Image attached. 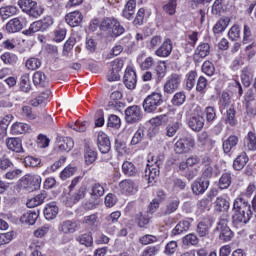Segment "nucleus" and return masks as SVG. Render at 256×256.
Masks as SVG:
<instances>
[{
  "instance_id": "obj_49",
  "label": "nucleus",
  "mask_w": 256,
  "mask_h": 256,
  "mask_svg": "<svg viewBox=\"0 0 256 256\" xmlns=\"http://www.w3.org/2000/svg\"><path fill=\"white\" fill-rule=\"evenodd\" d=\"M76 241L79 242L80 245H85V247H91L93 245V236L90 233H85L80 235Z\"/></svg>"
},
{
  "instance_id": "obj_27",
  "label": "nucleus",
  "mask_w": 256,
  "mask_h": 256,
  "mask_svg": "<svg viewBox=\"0 0 256 256\" xmlns=\"http://www.w3.org/2000/svg\"><path fill=\"white\" fill-rule=\"evenodd\" d=\"M229 207V201H227V199H225L223 196H219L216 198L214 202L215 211H217L218 213H223L225 211H229Z\"/></svg>"
},
{
  "instance_id": "obj_31",
  "label": "nucleus",
  "mask_w": 256,
  "mask_h": 256,
  "mask_svg": "<svg viewBox=\"0 0 256 256\" xmlns=\"http://www.w3.org/2000/svg\"><path fill=\"white\" fill-rule=\"evenodd\" d=\"M229 23H231V19L229 17H223L217 21V23L213 27V33L216 35L219 33H223L229 27Z\"/></svg>"
},
{
  "instance_id": "obj_6",
  "label": "nucleus",
  "mask_w": 256,
  "mask_h": 256,
  "mask_svg": "<svg viewBox=\"0 0 256 256\" xmlns=\"http://www.w3.org/2000/svg\"><path fill=\"white\" fill-rule=\"evenodd\" d=\"M41 181L42 179L39 175H25L21 179L20 187L31 193L41 187Z\"/></svg>"
},
{
  "instance_id": "obj_8",
  "label": "nucleus",
  "mask_w": 256,
  "mask_h": 256,
  "mask_svg": "<svg viewBox=\"0 0 256 256\" xmlns=\"http://www.w3.org/2000/svg\"><path fill=\"white\" fill-rule=\"evenodd\" d=\"M195 147V139L193 138H181L174 146L175 153L183 154L189 153L191 149Z\"/></svg>"
},
{
  "instance_id": "obj_38",
  "label": "nucleus",
  "mask_w": 256,
  "mask_h": 256,
  "mask_svg": "<svg viewBox=\"0 0 256 256\" xmlns=\"http://www.w3.org/2000/svg\"><path fill=\"white\" fill-rule=\"evenodd\" d=\"M29 131V126L23 122H16L11 126L12 135H23Z\"/></svg>"
},
{
  "instance_id": "obj_10",
  "label": "nucleus",
  "mask_w": 256,
  "mask_h": 256,
  "mask_svg": "<svg viewBox=\"0 0 256 256\" xmlns=\"http://www.w3.org/2000/svg\"><path fill=\"white\" fill-rule=\"evenodd\" d=\"M125 115L127 123H137L142 117L141 107L137 105L130 106L125 110Z\"/></svg>"
},
{
  "instance_id": "obj_42",
  "label": "nucleus",
  "mask_w": 256,
  "mask_h": 256,
  "mask_svg": "<svg viewBox=\"0 0 256 256\" xmlns=\"http://www.w3.org/2000/svg\"><path fill=\"white\" fill-rule=\"evenodd\" d=\"M190 227H191V221L183 220L175 226V228L172 230V234L181 235V233H185V231H189Z\"/></svg>"
},
{
  "instance_id": "obj_17",
  "label": "nucleus",
  "mask_w": 256,
  "mask_h": 256,
  "mask_svg": "<svg viewBox=\"0 0 256 256\" xmlns=\"http://www.w3.org/2000/svg\"><path fill=\"white\" fill-rule=\"evenodd\" d=\"M209 189V180L200 178L192 184V191L195 195H201Z\"/></svg>"
},
{
  "instance_id": "obj_2",
  "label": "nucleus",
  "mask_w": 256,
  "mask_h": 256,
  "mask_svg": "<svg viewBox=\"0 0 256 256\" xmlns=\"http://www.w3.org/2000/svg\"><path fill=\"white\" fill-rule=\"evenodd\" d=\"M163 105V94L161 92H152L143 101L145 113H155Z\"/></svg>"
},
{
  "instance_id": "obj_14",
  "label": "nucleus",
  "mask_w": 256,
  "mask_h": 256,
  "mask_svg": "<svg viewBox=\"0 0 256 256\" xmlns=\"http://www.w3.org/2000/svg\"><path fill=\"white\" fill-rule=\"evenodd\" d=\"M65 19L70 27H79L83 23V14L79 11L70 12L65 16Z\"/></svg>"
},
{
  "instance_id": "obj_1",
  "label": "nucleus",
  "mask_w": 256,
  "mask_h": 256,
  "mask_svg": "<svg viewBox=\"0 0 256 256\" xmlns=\"http://www.w3.org/2000/svg\"><path fill=\"white\" fill-rule=\"evenodd\" d=\"M233 221L236 224L242 223L247 225L253 217V212L251 211V204L243 198H236L233 204Z\"/></svg>"
},
{
  "instance_id": "obj_39",
  "label": "nucleus",
  "mask_w": 256,
  "mask_h": 256,
  "mask_svg": "<svg viewBox=\"0 0 256 256\" xmlns=\"http://www.w3.org/2000/svg\"><path fill=\"white\" fill-rule=\"evenodd\" d=\"M210 51H211V46H209L208 43H202L197 47L195 51L194 59H197L198 57H201V59H205V57L209 55Z\"/></svg>"
},
{
  "instance_id": "obj_53",
  "label": "nucleus",
  "mask_w": 256,
  "mask_h": 256,
  "mask_svg": "<svg viewBox=\"0 0 256 256\" xmlns=\"http://www.w3.org/2000/svg\"><path fill=\"white\" fill-rule=\"evenodd\" d=\"M197 78V72L196 71H190L186 75V89L188 91H191L193 87H195V79Z\"/></svg>"
},
{
  "instance_id": "obj_4",
  "label": "nucleus",
  "mask_w": 256,
  "mask_h": 256,
  "mask_svg": "<svg viewBox=\"0 0 256 256\" xmlns=\"http://www.w3.org/2000/svg\"><path fill=\"white\" fill-rule=\"evenodd\" d=\"M163 165V162L156 157L152 156L148 159L147 168L145 170V180L148 183H153L157 177L160 175L159 167Z\"/></svg>"
},
{
  "instance_id": "obj_20",
  "label": "nucleus",
  "mask_w": 256,
  "mask_h": 256,
  "mask_svg": "<svg viewBox=\"0 0 256 256\" xmlns=\"http://www.w3.org/2000/svg\"><path fill=\"white\" fill-rule=\"evenodd\" d=\"M6 147L9 151H14L15 153H22L23 143L19 138H7Z\"/></svg>"
},
{
  "instance_id": "obj_25",
  "label": "nucleus",
  "mask_w": 256,
  "mask_h": 256,
  "mask_svg": "<svg viewBox=\"0 0 256 256\" xmlns=\"http://www.w3.org/2000/svg\"><path fill=\"white\" fill-rule=\"evenodd\" d=\"M143 55L145 54L139 55L137 61L140 63L142 71H149V69H152V67L155 66V58H153V56H149L143 60Z\"/></svg>"
},
{
  "instance_id": "obj_48",
  "label": "nucleus",
  "mask_w": 256,
  "mask_h": 256,
  "mask_svg": "<svg viewBox=\"0 0 256 256\" xmlns=\"http://www.w3.org/2000/svg\"><path fill=\"white\" fill-rule=\"evenodd\" d=\"M181 129V123L174 122L172 124H168L166 126V136L167 137H175L177 135V131Z\"/></svg>"
},
{
  "instance_id": "obj_30",
  "label": "nucleus",
  "mask_w": 256,
  "mask_h": 256,
  "mask_svg": "<svg viewBox=\"0 0 256 256\" xmlns=\"http://www.w3.org/2000/svg\"><path fill=\"white\" fill-rule=\"evenodd\" d=\"M38 217H39V214H37V212L28 211V212H25L20 217V221H21V223H24L25 225H35V222L37 221Z\"/></svg>"
},
{
  "instance_id": "obj_60",
  "label": "nucleus",
  "mask_w": 256,
  "mask_h": 256,
  "mask_svg": "<svg viewBox=\"0 0 256 256\" xmlns=\"http://www.w3.org/2000/svg\"><path fill=\"white\" fill-rule=\"evenodd\" d=\"M151 214L149 212L138 214V225L139 227H144L145 225H149V221H151Z\"/></svg>"
},
{
  "instance_id": "obj_11",
  "label": "nucleus",
  "mask_w": 256,
  "mask_h": 256,
  "mask_svg": "<svg viewBox=\"0 0 256 256\" xmlns=\"http://www.w3.org/2000/svg\"><path fill=\"white\" fill-rule=\"evenodd\" d=\"M123 82L127 89H135L137 87V74L132 68H126Z\"/></svg>"
},
{
  "instance_id": "obj_3",
  "label": "nucleus",
  "mask_w": 256,
  "mask_h": 256,
  "mask_svg": "<svg viewBox=\"0 0 256 256\" xmlns=\"http://www.w3.org/2000/svg\"><path fill=\"white\" fill-rule=\"evenodd\" d=\"M18 5L23 13H27L30 17L37 19L43 15V7L33 0H18Z\"/></svg>"
},
{
  "instance_id": "obj_37",
  "label": "nucleus",
  "mask_w": 256,
  "mask_h": 256,
  "mask_svg": "<svg viewBox=\"0 0 256 256\" xmlns=\"http://www.w3.org/2000/svg\"><path fill=\"white\" fill-rule=\"evenodd\" d=\"M19 9L17 6H4L0 8V16L2 19H9V17H13V15H17Z\"/></svg>"
},
{
  "instance_id": "obj_19",
  "label": "nucleus",
  "mask_w": 256,
  "mask_h": 256,
  "mask_svg": "<svg viewBox=\"0 0 256 256\" xmlns=\"http://www.w3.org/2000/svg\"><path fill=\"white\" fill-rule=\"evenodd\" d=\"M23 29V21L21 18L16 17L11 20L6 24V31L8 33H19Z\"/></svg>"
},
{
  "instance_id": "obj_5",
  "label": "nucleus",
  "mask_w": 256,
  "mask_h": 256,
  "mask_svg": "<svg viewBox=\"0 0 256 256\" xmlns=\"http://www.w3.org/2000/svg\"><path fill=\"white\" fill-rule=\"evenodd\" d=\"M102 31H107L112 37H119L125 33V28L115 18H106L101 24Z\"/></svg>"
},
{
  "instance_id": "obj_40",
  "label": "nucleus",
  "mask_w": 256,
  "mask_h": 256,
  "mask_svg": "<svg viewBox=\"0 0 256 256\" xmlns=\"http://www.w3.org/2000/svg\"><path fill=\"white\" fill-rule=\"evenodd\" d=\"M33 83L36 87H46L47 85V76L41 71H37L33 75Z\"/></svg>"
},
{
  "instance_id": "obj_50",
  "label": "nucleus",
  "mask_w": 256,
  "mask_h": 256,
  "mask_svg": "<svg viewBox=\"0 0 256 256\" xmlns=\"http://www.w3.org/2000/svg\"><path fill=\"white\" fill-rule=\"evenodd\" d=\"M1 59L5 65H15L17 61H19V58L15 54H11L9 52H6L1 55Z\"/></svg>"
},
{
  "instance_id": "obj_16",
  "label": "nucleus",
  "mask_w": 256,
  "mask_h": 256,
  "mask_svg": "<svg viewBox=\"0 0 256 256\" xmlns=\"http://www.w3.org/2000/svg\"><path fill=\"white\" fill-rule=\"evenodd\" d=\"M59 215V207L56 202H51L44 208V217L48 221H53Z\"/></svg>"
},
{
  "instance_id": "obj_64",
  "label": "nucleus",
  "mask_w": 256,
  "mask_h": 256,
  "mask_svg": "<svg viewBox=\"0 0 256 256\" xmlns=\"http://www.w3.org/2000/svg\"><path fill=\"white\" fill-rule=\"evenodd\" d=\"M246 51V55L248 57V60L251 61L253 57L256 55V44L255 42H252L251 44L247 45L244 49Z\"/></svg>"
},
{
  "instance_id": "obj_63",
  "label": "nucleus",
  "mask_w": 256,
  "mask_h": 256,
  "mask_svg": "<svg viewBox=\"0 0 256 256\" xmlns=\"http://www.w3.org/2000/svg\"><path fill=\"white\" fill-rule=\"evenodd\" d=\"M24 164L26 167H39V165H41V159L35 158L33 156H27L24 159Z\"/></svg>"
},
{
  "instance_id": "obj_51",
  "label": "nucleus",
  "mask_w": 256,
  "mask_h": 256,
  "mask_svg": "<svg viewBox=\"0 0 256 256\" xmlns=\"http://www.w3.org/2000/svg\"><path fill=\"white\" fill-rule=\"evenodd\" d=\"M25 67L29 71H37L41 67V60L39 58H29L25 63Z\"/></svg>"
},
{
  "instance_id": "obj_32",
  "label": "nucleus",
  "mask_w": 256,
  "mask_h": 256,
  "mask_svg": "<svg viewBox=\"0 0 256 256\" xmlns=\"http://www.w3.org/2000/svg\"><path fill=\"white\" fill-rule=\"evenodd\" d=\"M59 145H58V149L60 151H71V149H73V147L75 146V142L73 141V138L71 137H62L59 140Z\"/></svg>"
},
{
  "instance_id": "obj_35",
  "label": "nucleus",
  "mask_w": 256,
  "mask_h": 256,
  "mask_svg": "<svg viewBox=\"0 0 256 256\" xmlns=\"http://www.w3.org/2000/svg\"><path fill=\"white\" fill-rule=\"evenodd\" d=\"M248 161L249 157L243 152L234 160L233 167L236 171H241V169H244L245 165H247Z\"/></svg>"
},
{
  "instance_id": "obj_43",
  "label": "nucleus",
  "mask_w": 256,
  "mask_h": 256,
  "mask_svg": "<svg viewBox=\"0 0 256 256\" xmlns=\"http://www.w3.org/2000/svg\"><path fill=\"white\" fill-rule=\"evenodd\" d=\"M84 159L87 165H91V163H95L97 160V152L91 148V146H85L84 150Z\"/></svg>"
},
{
  "instance_id": "obj_33",
  "label": "nucleus",
  "mask_w": 256,
  "mask_h": 256,
  "mask_svg": "<svg viewBox=\"0 0 256 256\" xmlns=\"http://www.w3.org/2000/svg\"><path fill=\"white\" fill-rule=\"evenodd\" d=\"M244 147L248 151H256V134L255 132H248L244 139Z\"/></svg>"
},
{
  "instance_id": "obj_26",
  "label": "nucleus",
  "mask_w": 256,
  "mask_h": 256,
  "mask_svg": "<svg viewBox=\"0 0 256 256\" xmlns=\"http://www.w3.org/2000/svg\"><path fill=\"white\" fill-rule=\"evenodd\" d=\"M137 7V2L135 0H129L123 11H122V16L125 17V19H133V16L135 15V8Z\"/></svg>"
},
{
  "instance_id": "obj_34",
  "label": "nucleus",
  "mask_w": 256,
  "mask_h": 256,
  "mask_svg": "<svg viewBox=\"0 0 256 256\" xmlns=\"http://www.w3.org/2000/svg\"><path fill=\"white\" fill-rule=\"evenodd\" d=\"M241 81L244 87H249L251 85V81H253V70H251L250 67H245L242 69Z\"/></svg>"
},
{
  "instance_id": "obj_22",
  "label": "nucleus",
  "mask_w": 256,
  "mask_h": 256,
  "mask_svg": "<svg viewBox=\"0 0 256 256\" xmlns=\"http://www.w3.org/2000/svg\"><path fill=\"white\" fill-rule=\"evenodd\" d=\"M87 195V187L81 186L70 198L67 199L68 205H75V203H79L81 199H85Z\"/></svg>"
},
{
  "instance_id": "obj_9",
  "label": "nucleus",
  "mask_w": 256,
  "mask_h": 256,
  "mask_svg": "<svg viewBox=\"0 0 256 256\" xmlns=\"http://www.w3.org/2000/svg\"><path fill=\"white\" fill-rule=\"evenodd\" d=\"M181 86V75L171 74L165 84H164V93L173 94Z\"/></svg>"
},
{
  "instance_id": "obj_58",
  "label": "nucleus",
  "mask_w": 256,
  "mask_h": 256,
  "mask_svg": "<svg viewBox=\"0 0 256 256\" xmlns=\"http://www.w3.org/2000/svg\"><path fill=\"white\" fill-rule=\"evenodd\" d=\"M77 173V168L73 166L66 167L60 174V178L65 181L69 179V177H73Z\"/></svg>"
},
{
  "instance_id": "obj_18",
  "label": "nucleus",
  "mask_w": 256,
  "mask_h": 256,
  "mask_svg": "<svg viewBox=\"0 0 256 256\" xmlns=\"http://www.w3.org/2000/svg\"><path fill=\"white\" fill-rule=\"evenodd\" d=\"M179 209V200L177 198H172L168 201L165 208L161 209L160 215L165 217L167 215H171L175 213Z\"/></svg>"
},
{
  "instance_id": "obj_44",
  "label": "nucleus",
  "mask_w": 256,
  "mask_h": 256,
  "mask_svg": "<svg viewBox=\"0 0 256 256\" xmlns=\"http://www.w3.org/2000/svg\"><path fill=\"white\" fill-rule=\"evenodd\" d=\"M50 95H51V90L43 91L36 99H33L31 101V105L33 107H39V105H41L42 103H45V101L49 99Z\"/></svg>"
},
{
  "instance_id": "obj_54",
  "label": "nucleus",
  "mask_w": 256,
  "mask_h": 256,
  "mask_svg": "<svg viewBox=\"0 0 256 256\" xmlns=\"http://www.w3.org/2000/svg\"><path fill=\"white\" fill-rule=\"evenodd\" d=\"M88 126H89V123L87 121H84V122L76 121L74 124L70 125V129L77 131V133H85V131H87Z\"/></svg>"
},
{
  "instance_id": "obj_59",
  "label": "nucleus",
  "mask_w": 256,
  "mask_h": 256,
  "mask_svg": "<svg viewBox=\"0 0 256 256\" xmlns=\"http://www.w3.org/2000/svg\"><path fill=\"white\" fill-rule=\"evenodd\" d=\"M202 71L205 75H208V77H212V75H215V65L210 61H205L202 65Z\"/></svg>"
},
{
  "instance_id": "obj_55",
  "label": "nucleus",
  "mask_w": 256,
  "mask_h": 256,
  "mask_svg": "<svg viewBox=\"0 0 256 256\" xmlns=\"http://www.w3.org/2000/svg\"><path fill=\"white\" fill-rule=\"evenodd\" d=\"M15 233L13 231H9L6 233L0 234V247H3V245H7L11 243L12 239H14Z\"/></svg>"
},
{
  "instance_id": "obj_24",
  "label": "nucleus",
  "mask_w": 256,
  "mask_h": 256,
  "mask_svg": "<svg viewBox=\"0 0 256 256\" xmlns=\"http://www.w3.org/2000/svg\"><path fill=\"white\" fill-rule=\"evenodd\" d=\"M237 143H239V138L237 136H229L222 144L224 153H231V151L237 147Z\"/></svg>"
},
{
  "instance_id": "obj_28",
  "label": "nucleus",
  "mask_w": 256,
  "mask_h": 256,
  "mask_svg": "<svg viewBox=\"0 0 256 256\" xmlns=\"http://www.w3.org/2000/svg\"><path fill=\"white\" fill-rule=\"evenodd\" d=\"M188 124L192 131H201L205 125V119L202 116H193L190 118Z\"/></svg>"
},
{
  "instance_id": "obj_36",
  "label": "nucleus",
  "mask_w": 256,
  "mask_h": 256,
  "mask_svg": "<svg viewBox=\"0 0 256 256\" xmlns=\"http://www.w3.org/2000/svg\"><path fill=\"white\" fill-rule=\"evenodd\" d=\"M202 163L204 165L202 176L205 179H211V177H213V166H211V158H209L208 156H205L202 159Z\"/></svg>"
},
{
  "instance_id": "obj_57",
  "label": "nucleus",
  "mask_w": 256,
  "mask_h": 256,
  "mask_svg": "<svg viewBox=\"0 0 256 256\" xmlns=\"http://www.w3.org/2000/svg\"><path fill=\"white\" fill-rule=\"evenodd\" d=\"M187 99V96H185V92H177L172 99L173 105H176V107H181L183 103H185Z\"/></svg>"
},
{
  "instance_id": "obj_52",
  "label": "nucleus",
  "mask_w": 256,
  "mask_h": 256,
  "mask_svg": "<svg viewBox=\"0 0 256 256\" xmlns=\"http://www.w3.org/2000/svg\"><path fill=\"white\" fill-rule=\"evenodd\" d=\"M253 41V33L251 32V27L249 25L245 24L243 29V38H242V44L247 45Z\"/></svg>"
},
{
  "instance_id": "obj_23",
  "label": "nucleus",
  "mask_w": 256,
  "mask_h": 256,
  "mask_svg": "<svg viewBox=\"0 0 256 256\" xmlns=\"http://www.w3.org/2000/svg\"><path fill=\"white\" fill-rule=\"evenodd\" d=\"M89 195L93 199H101L105 195V187L101 183H94L90 187Z\"/></svg>"
},
{
  "instance_id": "obj_61",
  "label": "nucleus",
  "mask_w": 256,
  "mask_h": 256,
  "mask_svg": "<svg viewBox=\"0 0 256 256\" xmlns=\"http://www.w3.org/2000/svg\"><path fill=\"white\" fill-rule=\"evenodd\" d=\"M165 13L168 15H175L177 9V0H170L164 7Z\"/></svg>"
},
{
  "instance_id": "obj_13",
  "label": "nucleus",
  "mask_w": 256,
  "mask_h": 256,
  "mask_svg": "<svg viewBox=\"0 0 256 256\" xmlns=\"http://www.w3.org/2000/svg\"><path fill=\"white\" fill-rule=\"evenodd\" d=\"M173 51V42L171 39L166 38L161 46L155 51L157 57H169Z\"/></svg>"
},
{
  "instance_id": "obj_62",
  "label": "nucleus",
  "mask_w": 256,
  "mask_h": 256,
  "mask_svg": "<svg viewBox=\"0 0 256 256\" xmlns=\"http://www.w3.org/2000/svg\"><path fill=\"white\" fill-rule=\"evenodd\" d=\"M228 37L231 41H237L241 37V29L237 25L232 26L228 32Z\"/></svg>"
},
{
  "instance_id": "obj_45",
  "label": "nucleus",
  "mask_w": 256,
  "mask_h": 256,
  "mask_svg": "<svg viewBox=\"0 0 256 256\" xmlns=\"http://www.w3.org/2000/svg\"><path fill=\"white\" fill-rule=\"evenodd\" d=\"M20 89L24 93H29L31 91V80H29V74H24L20 78Z\"/></svg>"
},
{
  "instance_id": "obj_41",
  "label": "nucleus",
  "mask_w": 256,
  "mask_h": 256,
  "mask_svg": "<svg viewBox=\"0 0 256 256\" xmlns=\"http://www.w3.org/2000/svg\"><path fill=\"white\" fill-rule=\"evenodd\" d=\"M122 171L127 177H135L137 175V167L133 162L126 161L122 164Z\"/></svg>"
},
{
  "instance_id": "obj_7",
  "label": "nucleus",
  "mask_w": 256,
  "mask_h": 256,
  "mask_svg": "<svg viewBox=\"0 0 256 256\" xmlns=\"http://www.w3.org/2000/svg\"><path fill=\"white\" fill-rule=\"evenodd\" d=\"M81 225L75 220H64L59 224L58 231L62 235H73L79 231Z\"/></svg>"
},
{
  "instance_id": "obj_15",
  "label": "nucleus",
  "mask_w": 256,
  "mask_h": 256,
  "mask_svg": "<svg viewBox=\"0 0 256 256\" xmlns=\"http://www.w3.org/2000/svg\"><path fill=\"white\" fill-rule=\"evenodd\" d=\"M120 191L124 195H133L137 193V184L133 182V180H123L119 184Z\"/></svg>"
},
{
  "instance_id": "obj_47",
  "label": "nucleus",
  "mask_w": 256,
  "mask_h": 256,
  "mask_svg": "<svg viewBox=\"0 0 256 256\" xmlns=\"http://www.w3.org/2000/svg\"><path fill=\"white\" fill-rule=\"evenodd\" d=\"M231 187V173L227 172L222 174L219 180V188L220 189H229Z\"/></svg>"
},
{
  "instance_id": "obj_29",
  "label": "nucleus",
  "mask_w": 256,
  "mask_h": 256,
  "mask_svg": "<svg viewBox=\"0 0 256 256\" xmlns=\"http://www.w3.org/2000/svg\"><path fill=\"white\" fill-rule=\"evenodd\" d=\"M47 199V192L43 191L40 194L36 195L34 198H31L27 201L26 205L30 209L33 207H38V205H43V202Z\"/></svg>"
},
{
  "instance_id": "obj_56",
  "label": "nucleus",
  "mask_w": 256,
  "mask_h": 256,
  "mask_svg": "<svg viewBox=\"0 0 256 256\" xmlns=\"http://www.w3.org/2000/svg\"><path fill=\"white\" fill-rule=\"evenodd\" d=\"M182 242L183 245L191 247V245H197V243H199V238H197V235L195 234H187L183 237Z\"/></svg>"
},
{
  "instance_id": "obj_46",
  "label": "nucleus",
  "mask_w": 256,
  "mask_h": 256,
  "mask_svg": "<svg viewBox=\"0 0 256 256\" xmlns=\"http://www.w3.org/2000/svg\"><path fill=\"white\" fill-rule=\"evenodd\" d=\"M145 139V128H139L132 137L130 145H139Z\"/></svg>"
},
{
  "instance_id": "obj_12",
  "label": "nucleus",
  "mask_w": 256,
  "mask_h": 256,
  "mask_svg": "<svg viewBox=\"0 0 256 256\" xmlns=\"http://www.w3.org/2000/svg\"><path fill=\"white\" fill-rule=\"evenodd\" d=\"M97 144L100 152L107 154L111 151V140L104 132L98 133Z\"/></svg>"
},
{
  "instance_id": "obj_21",
  "label": "nucleus",
  "mask_w": 256,
  "mask_h": 256,
  "mask_svg": "<svg viewBox=\"0 0 256 256\" xmlns=\"http://www.w3.org/2000/svg\"><path fill=\"white\" fill-rule=\"evenodd\" d=\"M213 225V222H211V219L204 218L201 222L198 223L197 226V233L200 237H205L206 235H209V230L211 229V226Z\"/></svg>"
}]
</instances>
